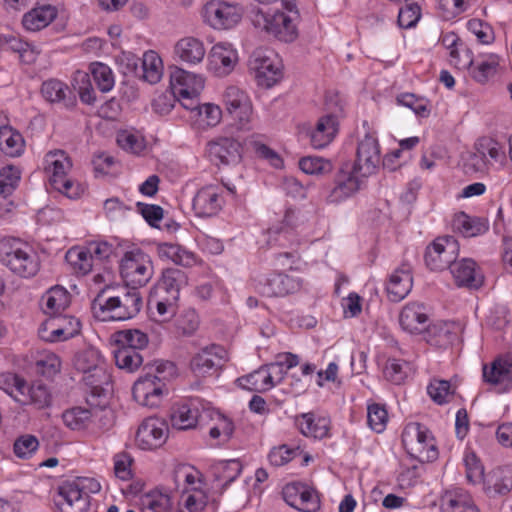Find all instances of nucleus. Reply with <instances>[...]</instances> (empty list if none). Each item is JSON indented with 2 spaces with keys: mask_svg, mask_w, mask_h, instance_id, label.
<instances>
[{
  "mask_svg": "<svg viewBox=\"0 0 512 512\" xmlns=\"http://www.w3.org/2000/svg\"><path fill=\"white\" fill-rule=\"evenodd\" d=\"M460 326L455 322H437L428 327L425 340L431 346L447 348L457 340Z\"/></svg>",
  "mask_w": 512,
  "mask_h": 512,
  "instance_id": "nucleus-28",
  "label": "nucleus"
},
{
  "mask_svg": "<svg viewBox=\"0 0 512 512\" xmlns=\"http://www.w3.org/2000/svg\"><path fill=\"white\" fill-rule=\"evenodd\" d=\"M451 274L459 286L477 288L483 283V276L473 259L463 258L450 266Z\"/></svg>",
  "mask_w": 512,
  "mask_h": 512,
  "instance_id": "nucleus-25",
  "label": "nucleus"
},
{
  "mask_svg": "<svg viewBox=\"0 0 512 512\" xmlns=\"http://www.w3.org/2000/svg\"><path fill=\"white\" fill-rule=\"evenodd\" d=\"M168 426L162 419L149 417L139 425L135 443L142 450H154L161 447L168 438Z\"/></svg>",
  "mask_w": 512,
  "mask_h": 512,
  "instance_id": "nucleus-14",
  "label": "nucleus"
},
{
  "mask_svg": "<svg viewBox=\"0 0 512 512\" xmlns=\"http://www.w3.org/2000/svg\"><path fill=\"white\" fill-rule=\"evenodd\" d=\"M61 364L59 356L50 351L40 353L35 363L37 372L47 378L57 375L61 370Z\"/></svg>",
  "mask_w": 512,
  "mask_h": 512,
  "instance_id": "nucleus-51",
  "label": "nucleus"
},
{
  "mask_svg": "<svg viewBox=\"0 0 512 512\" xmlns=\"http://www.w3.org/2000/svg\"><path fill=\"white\" fill-rule=\"evenodd\" d=\"M173 479L177 488L183 487V492L193 491L200 481V472L188 464H179L173 471Z\"/></svg>",
  "mask_w": 512,
  "mask_h": 512,
  "instance_id": "nucleus-48",
  "label": "nucleus"
},
{
  "mask_svg": "<svg viewBox=\"0 0 512 512\" xmlns=\"http://www.w3.org/2000/svg\"><path fill=\"white\" fill-rule=\"evenodd\" d=\"M0 389L19 402L20 394L26 389V381L11 373L0 374Z\"/></svg>",
  "mask_w": 512,
  "mask_h": 512,
  "instance_id": "nucleus-59",
  "label": "nucleus"
},
{
  "mask_svg": "<svg viewBox=\"0 0 512 512\" xmlns=\"http://www.w3.org/2000/svg\"><path fill=\"white\" fill-rule=\"evenodd\" d=\"M367 421L372 430L377 433L383 432L388 422V413L385 407L379 404L368 405Z\"/></svg>",
  "mask_w": 512,
  "mask_h": 512,
  "instance_id": "nucleus-63",
  "label": "nucleus"
},
{
  "mask_svg": "<svg viewBox=\"0 0 512 512\" xmlns=\"http://www.w3.org/2000/svg\"><path fill=\"white\" fill-rule=\"evenodd\" d=\"M41 93L50 103L63 104L66 108H72L76 104V98L68 85L58 79L44 81Z\"/></svg>",
  "mask_w": 512,
  "mask_h": 512,
  "instance_id": "nucleus-32",
  "label": "nucleus"
},
{
  "mask_svg": "<svg viewBox=\"0 0 512 512\" xmlns=\"http://www.w3.org/2000/svg\"><path fill=\"white\" fill-rule=\"evenodd\" d=\"M142 77L150 84L160 81L163 74V63L155 51H147L142 59Z\"/></svg>",
  "mask_w": 512,
  "mask_h": 512,
  "instance_id": "nucleus-46",
  "label": "nucleus"
},
{
  "mask_svg": "<svg viewBox=\"0 0 512 512\" xmlns=\"http://www.w3.org/2000/svg\"><path fill=\"white\" fill-rule=\"evenodd\" d=\"M381 162L380 146L375 136L366 134L358 143L356 160L352 167L360 176L374 174Z\"/></svg>",
  "mask_w": 512,
  "mask_h": 512,
  "instance_id": "nucleus-12",
  "label": "nucleus"
},
{
  "mask_svg": "<svg viewBox=\"0 0 512 512\" xmlns=\"http://www.w3.org/2000/svg\"><path fill=\"white\" fill-rule=\"evenodd\" d=\"M253 26L268 36L290 43L298 37L294 20L286 13L276 10L273 13L256 9L251 14Z\"/></svg>",
  "mask_w": 512,
  "mask_h": 512,
  "instance_id": "nucleus-4",
  "label": "nucleus"
},
{
  "mask_svg": "<svg viewBox=\"0 0 512 512\" xmlns=\"http://www.w3.org/2000/svg\"><path fill=\"white\" fill-rule=\"evenodd\" d=\"M23 136L9 125L0 127V150L8 156L17 157L24 152Z\"/></svg>",
  "mask_w": 512,
  "mask_h": 512,
  "instance_id": "nucleus-38",
  "label": "nucleus"
},
{
  "mask_svg": "<svg viewBox=\"0 0 512 512\" xmlns=\"http://www.w3.org/2000/svg\"><path fill=\"white\" fill-rule=\"evenodd\" d=\"M158 255L163 260H170L177 265L191 267L196 264L195 254L178 244L162 243L157 247Z\"/></svg>",
  "mask_w": 512,
  "mask_h": 512,
  "instance_id": "nucleus-37",
  "label": "nucleus"
},
{
  "mask_svg": "<svg viewBox=\"0 0 512 512\" xmlns=\"http://www.w3.org/2000/svg\"><path fill=\"white\" fill-rule=\"evenodd\" d=\"M206 153L209 160L217 166L236 165L242 158V146L233 138L221 137L207 144Z\"/></svg>",
  "mask_w": 512,
  "mask_h": 512,
  "instance_id": "nucleus-17",
  "label": "nucleus"
},
{
  "mask_svg": "<svg viewBox=\"0 0 512 512\" xmlns=\"http://www.w3.org/2000/svg\"><path fill=\"white\" fill-rule=\"evenodd\" d=\"M90 71L101 92H109L114 87V75L111 68L103 63H92Z\"/></svg>",
  "mask_w": 512,
  "mask_h": 512,
  "instance_id": "nucleus-53",
  "label": "nucleus"
},
{
  "mask_svg": "<svg viewBox=\"0 0 512 512\" xmlns=\"http://www.w3.org/2000/svg\"><path fill=\"white\" fill-rule=\"evenodd\" d=\"M301 287L302 280L300 278L275 273L267 278L263 293L270 297H285L298 292Z\"/></svg>",
  "mask_w": 512,
  "mask_h": 512,
  "instance_id": "nucleus-26",
  "label": "nucleus"
},
{
  "mask_svg": "<svg viewBox=\"0 0 512 512\" xmlns=\"http://www.w3.org/2000/svg\"><path fill=\"white\" fill-rule=\"evenodd\" d=\"M242 16L241 6L220 0L207 2L202 10L204 21L215 30H227L235 27L241 21Z\"/></svg>",
  "mask_w": 512,
  "mask_h": 512,
  "instance_id": "nucleus-9",
  "label": "nucleus"
},
{
  "mask_svg": "<svg viewBox=\"0 0 512 512\" xmlns=\"http://www.w3.org/2000/svg\"><path fill=\"white\" fill-rule=\"evenodd\" d=\"M62 419L66 427L74 431L89 430L94 422V415L91 410L74 407L66 410L62 414Z\"/></svg>",
  "mask_w": 512,
  "mask_h": 512,
  "instance_id": "nucleus-40",
  "label": "nucleus"
},
{
  "mask_svg": "<svg viewBox=\"0 0 512 512\" xmlns=\"http://www.w3.org/2000/svg\"><path fill=\"white\" fill-rule=\"evenodd\" d=\"M0 262L25 278L36 275L40 268L38 255L32 246L17 238L0 240Z\"/></svg>",
  "mask_w": 512,
  "mask_h": 512,
  "instance_id": "nucleus-2",
  "label": "nucleus"
},
{
  "mask_svg": "<svg viewBox=\"0 0 512 512\" xmlns=\"http://www.w3.org/2000/svg\"><path fill=\"white\" fill-rule=\"evenodd\" d=\"M266 243L269 248H279L280 250H298L299 246V241L294 232L289 228L283 227L269 228Z\"/></svg>",
  "mask_w": 512,
  "mask_h": 512,
  "instance_id": "nucleus-39",
  "label": "nucleus"
},
{
  "mask_svg": "<svg viewBox=\"0 0 512 512\" xmlns=\"http://www.w3.org/2000/svg\"><path fill=\"white\" fill-rule=\"evenodd\" d=\"M80 323L75 319H57L55 329L52 331L53 342L65 341L79 333Z\"/></svg>",
  "mask_w": 512,
  "mask_h": 512,
  "instance_id": "nucleus-62",
  "label": "nucleus"
},
{
  "mask_svg": "<svg viewBox=\"0 0 512 512\" xmlns=\"http://www.w3.org/2000/svg\"><path fill=\"white\" fill-rule=\"evenodd\" d=\"M396 101L399 105L411 109L419 117H428L430 114L429 101L422 97H417L412 93H403L397 96Z\"/></svg>",
  "mask_w": 512,
  "mask_h": 512,
  "instance_id": "nucleus-56",
  "label": "nucleus"
},
{
  "mask_svg": "<svg viewBox=\"0 0 512 512\" xmlns=\"http://www.w3.org/2000/svg\"><path fill=\"white\" fill-rule=\"evenodd\" d=\"M72 168V162L62 150L50 151L44 158V169L49 176L53 189L64 194L69 199H77L84 193V188L67 178Z\"/></svg>",
  "mask_w": 512,
  "mask_h": 512,
  "instance_id": "nucleus-3",
  "label": "nucleus"
},
{
  "mask_svg": "<svg viewBox=\"0 0 512 512\" xmlns=\"http://www.w3.org/2000/svg\"><path fill=\"white\" fill-rule=\"evenodd\" d=\"M143 300L135 288L122 287L118 291L106 287L92 302L94 316L100 321H125L141 310Z\"/></svg>",
  "mask_w": 512,
  "mask_h": 512,
  "instance_id": "nucleus-1",
  "label": "nucleus"
},
{
  "mask_svg": "<svg viewBox=\"0 0 512 512\" xmlns=\"http://www.w3.org/2000/svg\"><path fill=\"white\" fill-rule=\"evenodd\" d=\"M21 171L13 165H6L0 169V196L7 197L18 186Z\"/></svg>",
  "mask_w": 512,
  "mask_h": 512,
  "instance_id": "nucleus-54",
  "label": "nucleus"
},
{
  "mask_svg": "<svg viewBox=\"0 0 512 512\" xmlns=\"http://www.w3.org/2000/svg\"><path fill=\"white\" fill-rule=\"evenodd\" d=\"M495 481L491 489L495 494L505 495L512 489V467L505 466L495 472Z\"/></svg>",
  "mask_w": 512,
  "mask_h": 512,
  "instance_id": "nucleus-64",
  "label": "nucleus"
},
{
  "mask_svg": "<svg viewBox=\"0 0 512 512\" xmlns=\"http://www.w3.org/2000/svg\"><path fill=\"white\" fill-rule=\"evenodd\" d=\"M134 459L125 452H119L113 456V466L115 476L122 481H129L133 477L132 464Z\"/></svg>",
  "mask_w": 512,
  "mask_h": 512,
  "instance_id": "nucleus-60",
  "label": "nucleus"
},
{
  "mask_svg": "<svg viewBox=\"0 0 512 512\" xmlns=\"http://www.w3.org/2000/svg\"><path fill=\"white\" fill-rule=\"evenodd\" d=\"M187 285V277L180 269H166L163 272L162 279L158 285L159 290L165 291L171 297V300L176 301L179 297L181 288Z\"/></svg>",
  "mask_w": 512,
  "mask_h": 512,
  "instance_id": "nucleus-41",
  "label": "nucleus"
},
{
  "mask_svg": "<svg viewBox=\"0 0 512 512\" xmlns=\"http://www.w3.org/2000/svg\"><path fill=\"white\" fill-rule=\"evenodd\" d=\"M66 261L81 274H87L92 270L93 259L86 247H73L65 255Z\"/></svg>",
  "mask_w": 512,
  "mask_h": 512,
  "instance_id": "nucleus-50",
  "label": "nucleus"
},
{
  "mask_svg": "<svg viewBox=\"0 0 512 512\" xmlns=\"http://www.w3.org/2000/svg\"><path fill=\"white\" fill-rule=\"evenodd\" d=\"M170 421L175 429H192L196 427L198 422V410L186 404L175 406L172 410Z\"/></svg>",
  "mask_w": 512,
  "mask_h": 512,
  "instance_id": "nucleus-43",
  "label": "nucleus"
},
{
  "mask_svg": "<svg viewBox=\"0 0 512 512\" xmlns=\"http://www.w3.org/2000/svg\"><path fill=\"white\" fill-rule=\"evenodd\" d=\"M170 83L173 94L199 96L204 88V78L182 68L175 67L170 73Z\"/></svg>",
  "mask_w": 512,
  "mask_h": 512,
  "instance_id": "nucleus-23",
  "label": "nucleus"
},
{
  "mask_svg": "<svg viewBox=\"0 0 512 512\" xmlns=\"http://www.w3.org/2000/svg\"><path fill=\"white\" fill-rule=\"evenodd\" d=\"M52 397L48 387L41 382H34L20 394L19 402L22 405H33L37 409H43L51 404Z\"/></svg>",
  "mask_w": 512,
  "mask_h": 512,
  "instance_id": "nucleus-36",
  "label": "nucleus"
},
{
  "mask_svg": "<svg viewBox=\"0 0 512 512\" xmlns=\"http://www.w3.org/2000/svg\"><path fill=\"white\" fill-rule=\"evenodd\" d=\"M199 323L196 311L194 309H187L176 318L174 325L178 334L191 336L197 331Z\"/></svg>",
  "mask_w": 512,
  "mask_h": 512,
  "instance_id": "nucleus-55",
  "label": "nucleus"
},
{
  "mask_svg": "<svg viewBox=\"0 0 512 512\" xmlns=\"http://www.w3.org/2000/svg\"><path fill=\"white\" fill-rule=\"evenodd\" d=\"M453 228L464 237H475L485 233L488 229L484 221L470 217L464 212L454 216Z\"/></svg>",
  "mask_w": 512,
  "mask_h": 512,
  "instance_id": "nucleus-42",
  "label": "nucleus"
},
{
  "mask_svg": "<svg viewBox=\"0 0 512 512\" xmlns=\"http://www.w3.org/2000/svg\"><path fill=\"white\" fill-rule=\"evenodd\" d=\"M444 512H480L469 495L458 494L449 497L443 504Z\"/></svg>",
  "mask_w": 512,
  "mask_h": 512,
  "instance_id": "nucleus-61",
  "label": "nucleus"
},
{
  "mask_svg": "<svg viewBox=\"0 0 512 512\" xmlns=\"http://www.w3.org/2000/svg\"><path fill=\"white\" fill-rule=\"evenodd\" d=\"M429 319L427 307L422 303L412 302L406 304L399 315L401 327L410 332H421Z\"/></svg>",
  "mask_w": 512,
  "mask_h": 512,
  "instance_id": "nucleus-27",
  "label": "nucleus"
},
{
  "mask_svg": "<svg viewBox=\"0 0 512 512\" xmlns=\"http://www.w3.org/2000/svg\"><path fill=\"white\" fill-rule=\"evenodd\" d=\"M57 14L58 10L53 5H38L23 15L22 24L28 31H39L47 27L57 17Z\"/></svg>",
  "mask_w": 512,
  "mask_h": 512,
  "instance_id": "nucleus-33",
  "label": "nucleus"
},
{
  "mask_svg": "<svg viewBox=\"0 0 512 512\" xmlns=\"http://www.w3.org/2000/svg\"><path fill=\"white\" fill-rule=\"evenodd\" d=\"M223 103L237 130H252L253 106L244 90L237 86H228L223 93Z\"/></svg>",
  "mask_w": 512,
  "mask_h": 512,
  "instance_id": "nucleus-7",
  "label": "nucleus"
},
{
  "mask_svg": "<svg viewBox=\"0 0 512 512\" xmlns=\"http://www.w3.org/2000/svg\"><path fill=\"white\" fill-rule=\"evenodd\" d=\"M114 359L118 368L127 372H134L143 362L139 352L129 347L117 346V349L114 350Z\"/></svg>",
  "mask_w": 512,
  "mask_h": 512,
  "instance_id": "nucleus-49",
  "label": "nucleus"
},
{
  "mask_svg": "<svg viewBox=\"0 0 512 512\" xmlns=\"http://www.w3.org/2000/svg\"><path fill=\"white\" fill-rule=\"evenodd\" d=\"M249 68L259 86L270 88L282 77L281 63L277 55L268 49H256L249 59Z\"/></svg>",
  "mask_w": 512,
  "mask_h": 512,
  "instance_id": "nucleus-8",
  "label": "nucleus"
},
{
  "mask_svg": "<svg viewBox=\"0 0 512 512\" xmlns=\"http://www.w3.org/2000/svg\"><path fill=\"white\" fill-rule=\"evenodd\" d=\"M482 380L498 392L512 387V357H499L482 367Z\"/></svg>",
  "mask_w": 512,
  "mask_h": 512,
  "instance_id": "nucleus-18",
  "label": "nucleus"
},
{
  "mask_svg": "<svg viewBox=\"0 0 512 512\" xmlns=\"http://www.w3.org/2000/svg\"><path fill=\"white\" fill-rule=\"evenodd\" d=\"M296 425L304 436L315 439L328 436L330 430L329 419L313 413H304L296 417Z\"/></svg>",
  "mask_w": 512,
  "mask_h": 512,
  "instance_id": "nucleus-34",
  "label": "nucleus"
},
{
  "mask_svg": "<svg viewBox=\"0 0 512 512\" xmlns=\"http://www.w3.org/2000/svg\"><path fill=\"white\" fill-rule=\"evenodd\" d=\"M70 304L68 291L60 286L50 288L41 298V306L45 314L55 316L63 312Z\"/></svg>",
  "mask_w": 512,
  "mask_h": 512,
  "instance_id": "nucleus-35",
  "label": "nucleus"
},
{
  "mask_svg": "<svg viewBox=\"0 0 512 512\" xmlns=\"http://www.w3.org/2000/svg\"><path fill=\"white\" fill-rule=\"evenodd\" d=\"M284 374L285 371L280 369L279 364H268L248 375L238 378L237 381L243 389L266 392L280 383L284 378Z\"/></svg>",
  "mask_w": 512,
  "mask_h": 512,
  "instance_id": "nucleus-13",
  "label": "nucleus"
},
{
  "mask_svg": "<svg viewBox=\"0 0 512 512\" xmlns=\"http://www.w3.org/2000/svg\"><path fill=\"white\" fill-rule=\"evenodd\" d=\"M402 443L407 453L420 462H431L438 457L434 437L420 423L406 425L402 433Z\"/></svg>",
  "mask_w": 512,
  "mask_h": 512,
  "instance_id": "nucleus-5",
  "label": "nucleus"
},
{
  "mask_svg": "<svg viewBox=\"0 0 512 512\" xmlns=\"http://www.w3.org/2000/svg\"><path fill=\"white\" fill-rule=\"evenodd\" d=\"M223 205V188L216 185H207L199 189L192 203L193 210L199 217L215 216L222 210Z\"/></svg>",
  "mask_w": 512,
  "mask_h": 512,
  "instance_id": "nucleus-19",
  "label": "nucleus"
},
{
  "mask_svg": "<svg viewBox=\"0 0 512 512\" xmlns=\"http://www.w3.org/2000/svg\"><path fill=\"white\" fill-rule=\"evenodd\" d=\"M282 497L289 506L302 512H315L319 508L316 492L301 483L285 485Z\"/></svg>",
  "mask_w": 512,
  "mask_h": 512,
  "instance_id": "nucleus-20",
  "label": "nucleus"
},
{
  "mask_svg": "<svg viewBox=\"0 0 512 512\" xmlns=\"http://www.w3.org/2000/svg\"><path fill=\"white\" fill-rule=\"evenodd\" d=\"M411 289V269L409 265L404 264L391 274L387 284V293L391 301L398 302L404 299Z\"/></svg>",
  "mask_w": 512,
  "mask_h": 512,
  "instance_id": "nucleus-31",
  "label": "nucleus"
},
{
  "mask_svg": "<svg viewBox=\"0 0 512 512\" xmlns=\"http://www.w3.org/2000/svg\"><path fill=\"white\" fill-rule=\"evenodd\" d=\"M167 388L156 377L141 375L132 387L134 400L143 407L155 408L160 406Z\"/></svg>",
  "mask_w": 512,
  "mask_h": 512,
  "instance_id": "nucleus-16",
  "label": "nucleus"
},
{
  "mask_svg": "<svg viewBox=\"0 0 512 512\" xmlns=\"http://www.w3.org/2000/svg\"><path fill=\"white\" fill-rule=\"evenodd\" d=\"M431 399L437 404H445L451 401L454 390L449 381L434 379L427 387Z\"/></svg>",
  "mask_w": 512,
  "mask_h": 512,
  "instance_id": "nucleus-57",
  "label": "nucleus"
},
{
  "mask_svg": "<svg viewBox=\"0 0 512 512\" xmlns=\"http://www.w3.org/2000/svg\"><path fill=\"white\" fill-rule=\"evenodd\" d=\"M299 168L309 175H323L331 172L332 164L321 157L308 156L299 160Z\"/></svg>",
  "mask_w": 512,
  "mask_h": 512,
  "instance_id": "nucleus-58",
  "label": "nucleus"
},
{
  "mask_svg": "<svg viewBox=\"0 0 512 512\" xmlns=\"http://www.w3.org/2000/svg\"><path fill=\"white\" fill-rule=\"evenodd\" d=\"M499 65V59L496 55H488L482 60L473 61L468 68L469 75L478 83H485L492 77Z\"/></svg>",
  "mask_w": 512,
  "mask_h": 512,
  "instance_id": "nucleus-44",
  "label": "nucleus"
},
{
  "mask_svg": "<svg viewBox=\"0 0 512 512\" xmlns=\"http://www.w3.org/2000/svg\"><path fill=\"white\" fill-rule=\"evenodd\" d=\"M338 133V120L333 114L320 117L310 132V143L315 149L328 146Z\"/></svg>",
  "mask_w": 512,
  "mask_h": 512,
  "instance_id": "nucleus-29",
  "label": "nucleus"
},
{
  "mask_svg": "<svg viewBox=\"0 0 512 512\" xmlns=\"http://www.w3.org/2000/svg\"><path fill=\"white\" fill-rule=\"evenodd\" d=\"M226 351L216 345L197 353L191 360V369L196 375L205 376L216 371L225 361Z\"/></svg>",
  "mask_w": 512,
  "mask_h": 512,
  "instance_id": "nucleus-24",
  "label": "nucleus"
},
{
  "mask_svg": "<svg viewBox=\"0 0 512 512\" xmlns=\"http://www.w3.org/2000/svg\"><path fill=\"white\" fill-rule=\"evenodd\" d=\"M74 365L79 372L83 373V380L86 384L93 388L99 387L107 378L101 355L94 348H88L77 353Z\"/></svg>",
  "mask_w": 512,
  "mask_h": 512,
  "instance_id": "nucleus-15",
  "label": "nucleus"
},
{
  "mask_svg": "<svg viewBox=\"0 0 512 512\" xmlns=\"http://www.w3.org/2000/svg\"><path fill=\"white\" fill-rule=\"evenodd\" d=\"M174 54L183 63L197 65L203 61L206 55V49L200 39L187 36L176 42Z\"/></svg>",
  "mask_w": 512,
  "mask_h": 512,
  "instance_id": "nucleus-30",
  "label": "nucleus"
},
{
  "mask_svg": "<svg viewBox=\"0 0 512 512\" xmlns=\"http://www.w3.org/2000/svg\"><path fill=\"white\" fill-rule=\"evenodd\" d=\"M120 273L123 280L131 288L145 286L154 274L150 256L140 249L127 251L120 262Z\"/></svg>",
  "mask_w": 512,
  "mask_h": 512,
  "instance_id": "nucleus-6",
  "label": "nucleus"
},
{
  "mask_svg": "<svg viewBox=\"0 0 512 512\" xmlns=\"http://www.w3.org/2000/svg\"><path fill=\"white\" fill-rule=\"evenodd\" d=\"M458 253L459 244L454 237H438L426 248L425 262L427 267L434 271L450 269Z\"/></svg>",
  "mask_w": 512,
  "mask_h": 512,
  "instance_id": "nucleus-10",
  "label": "nucleus"
},
{
  "mask_svg": "<svg viewBox=\"0 0 512 512\" xmlns=\"http://www.w3.org/2000/svg\"><path fill=\"white\" fill-rule=\"evenodd\" d=\"M479 150L484 152L486 161L488 162V167H504L506 163V154L498 143L490 139L481 140L479 142Z\"/></svg>",
  "mask_w": 512,
  "mask_h": 512,
  "instance_id": "nucleus-52",
  "label": "nucleus"
},
{
  "mask_svg": "<svg viewBox=\"0 0 512 512\" xmlns=\"http://www.w3.org/2000/svg\"><path fill=\"white\" fill-rule=\"evenodd\" d=\"M207 59L210 71L217 76H226L235 68L238 54L232 44L219 42L212 46Z\"/></svg>",
  "mask_w": 512,
  "mask_h": 512,
  "instance_id": "nucleus-21",
  "label": "nucleus"
},
{
  "mask_svg": "<svg viewBox=\"0 0 512 512\" xmlns=\"http://www.w3.org/2000/svg\"><path fill=\"white\" fill-rule=\"evenodd\" d=\"M116 346L129 347L135 351L141 350L148 345V336L138 329L122 330L114 334Z\"/></svg>",
  "mask_w": 512,
  "mask_h": 512,
  "instance_id": "nucleus-47",
  "label": "nucleus"
},
{
  "mask_svg": "<svg viewBox=\"0 0 512 512\" xmlns=\"http://www.w3.org/2000/svg\"><path fill=\"white\" fill-rule=\"evenodd\" d=\"M364 176H360L352 167L351 162H345L335 177V186L327 196L330 204H339L353 197L363 184Z\"/></svg>",
  "mask_w": 512,
  "mask_h": 512,
  "instance_id": "nucleus-11",
  "label": "nucleus"
},
{
  "mask_svg": "<svg viewBox=\"0 0 512 512\" xmlns=\"http://www.w3.org/2000/svg\"><path fill=\"white\" fill-rule=\"evenodd\" d=\"M55 503L61 512H87L90 496L76 483H66L59 488Z\"/></svg>",
  "mask_w": 512,
  "mask_h": 512,
  "instance_id": "nucleus-22",
  "label": "nucleus"
},
{
  "mask_svg": "<svg viewBox=\"0 0 512 512\" xmlns=\"http://www.w3.org/2000/svg\"><path fill=\"white\" fill-rule=\"evenodd\" d=\"M142 506L151 512H172L173 500L167 492L153 490L142 497Z\"/></svg>",
  "mask_w": 512,
  "mask_h": 512,
  "instance_id": "nucleus-45",
  "label": "nucleus"
}]
</instances>
